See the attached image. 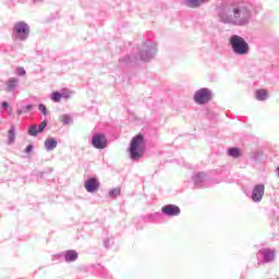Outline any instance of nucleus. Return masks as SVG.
<instances>
[{"mask_svg": "<svg viewBox=\"0 0 279 279\" xmlns=\"http://www.w3.org/2000/svg\"><path fill=\"white\" fill-rule=\"evenodd\" d=\"M260 9V5L247 3L246 0H231L217 5L216 12L221 23L242 27L248 25L254 14H258Z\"/></svg>", "mask_w": 279, "mask_h": 279, "instance_id": "f257e3e1", "label": "nucleus"}, {"mask_svg": "<svg viewBox=\"0 0 279 279\" xmlns=\"http://www.w3.org/2000/svg\"><path fill=\"white\" fill-rule=\"evenodd\" d=\"M146 148L147 144L143 133H138L137 135L132 137L129 147L131 159H133V161L141 159L143 155H145Z\"/></svg>", "mask_w": 279, "mask_h": 279, "instance_id": "f03ea898", "label": "nucleus"}, {"mask_svg": "<svg viewBox=\"0 0 279 279\" xmlns=\"http://www.w3.org/2000/svg\"><path fill=\"white\" fill-rule=\"evenodd\" d=\"M229 45L235 56H247V53H250V45L247 40L238 34L230 36Z\"/></svg>", "mask_w": 279, "mask_h": 279, "instance_id": "7ed1b4c3", "label": "nucleus"}, {"mask_svg": "<svg viewBox=\"0 0 279 279\" xmlns=\"http://www.w3.org/2000/svg\"><path fill=\"white\" fill-rule=\"evenodd\" d=\"M157 51H158L157 43H154V40H146L140 47V50H138L140 60H142L143 62H149L155 58Z\"/></svg>", "mask_w": 279, "mask_h": 279, "instance_id": "20e7f679", "label": "nucleus"}, {"mask_svg": "<svg viewBox=\"0 0 279 279\" xmlns=\"http://www.w3.org/2000/svg\"><path fill=\"white\" fill-rule=\"evenodd\" d=\"M31 27L25 21H17L13 25V37L15 40L25 41L29 38Z\"/></svg>", "mask_w": 279, "mask_h": 279, "instance_id": "39448f33", "label": "nucleus"}, {"mask_svg": "<svg viewBox=\"0 0 279 279\" xmlns=\"http://www.w3.org/2000/svg\"><path fill=\"white\" fill-rule=\"evenodd\" d=\"M213 99V92L209 89V87H199V89H196L194 94V100L198 105H205L206 102H209V100Z\"/></svg>", "mask_w": 279, "mask_h": 279, "instance_id": "423d86ee", "label": "nucleus"}, {"mask_svg": "<svg viewBox=\"0 0 279 279\" xmlns=\"http://www.w3.org/2000/svg\"><path fill=\"white\" fill-rule=\"evenodd\" d=\"M276 258V253L272 248H260L257 253L258 263H272Z\"/></svg>", "mask_w": 279, "mask_h": 279, "instance_id": "0eeeda50", "label": "nucleus"}, {"mask_svg": "<svg viewBox=\"0 0 279 279\" xmlns=\"http://www.w3.org/2000/svg\"><path fill=\"white\" fill-rule=\"evenodd\" d=\"M192 182L195 187H206L208 186V174L206 172H195L192 175Z\"/></svg>", "mask_w": 279, "mask_h": 279, "instance_id": "6e6552de", "label": "nucleus"}, {"mask_svg": "<svg viewBox=\"0 0 279 279\" xmlns=\"http://www.w3.org/2000/svg\"><path fill=\"white\" fill-rule=\"evenodd\" d=\"M265 196V185L264 183H258L257 185H254L253 192L251 194V198L253 203H260Z\"/></svg>", "mask_w": 279, "mask_h": 279, "instance_id": "1a4fd4ad", "label": "nucleus"}, {"mask_svg": "<svg viewBox=\"0 0 279 279\" xmlns=\"http://www.w3.org/2000/svg\"><path fill=\"white\" fill-rule=\"evenodd\" d=\"M161 214L168 218H174L181 215V208L178 205H163Z\"/></svg>", "mask_w": 279, "mask_h": 279, "instance_id": "9d476101", "label": "nucleus"}, {"mask_svg": "<svg viewBox=\"0 0 279 279\" xmlns=\"http://www.w3.org/2000/svg\"><path fill=\"white\" fill-rule=\"evenodd\" d=\"M108 140L104 133H97L96 135H93L92 137V145L94 148H107Z\"/></svg>", "mask_w": 279, "mask_h": 279, "instance_id": "9b49d317", "label": "nucleus"}, {"mask_svg": "<svg viewBox=\"0 0 279 279\" xmlns=\"http://www.w3.org/2000/svg\"><path fill=\"white\" fill-rule=\"evenodd\" d=\"M99 181L98 179H96L95 177H92L90 179H87L85 181V190L86 192H89V193H94V192H97V190H99Z\"/></svg>", "mask_w": 279, "mask_h": 279, "instance_id": "f8f14e48", "label": "nucleus"}, {"mask_svg": "<svg viewBox=\"0 0 279 279\" xmlns=\"http://www.w3.org/2000/svg\"><path fill=\"white\" fill-rule=\"evenodd\" d=\"M20 86V80L17 77H11L5 82V92L7 93H13V90H16Z\"/></svg>", "mask_w": 279, "mask_h": 279, "instance_id": "ddd939ff", "label": "nucleus"}, {"mask_svg": "<svg viewBox=\"0 0 279 279\" xmlns=\"http://www.w3.org/2000/svg\"><path fill=\"white\" fill-rule=\"evenodd\" d=\"M61 256L64 257V260H66V263H73L74 260H77L78 253L77 251H63V253H61Z\"/></svg>", "mask_w": 279, "mask_h": 279, "instance_id": "4468645a", "label": "nucleus"}, {"mask_svg": "<svg viewBox=\"0 0 279 279\" xmlns=\"http://www.w3.org/2000/svg\"><path fill=\"white\" fill-rule=\"evenodd\" d=\"M58 147V140L56 137H47L45 140L46 150H54Z\"/></svg>", "mask_w": 279, "mask_h": 279, "instance_id": "2eb2a0df", "label": "nucleus"}, {"mask_svg": "<svg viewBox=\"0 0 279 279\" xmlns=\"http://www.w3.org/2000/svg\"><path fill=\"white\" fill-rule=\"evenodd\" d=\"M255 97L257 100H266L268 99V92L267 89H257L255 93Z\"/></svg>", "mask_w": 279, "mask_h": 279, "instance_id": "dca6fc26", "label": "nucleus"}, {"mask_svg": "<svg viewBox=\"0 0 279 279\" xmlns=\"http://www.w3.org/2000/svg\"><path fill=\"white\" fill-rule=\"evenodd\" d=\"M16 136L15 126H11L8 131V144H14Z\"/></svg>", "mask_w": 279, "mask_h": 279, "instance_id": "f3484780", "label": "nucleus"}, {"mask_svg": "<svg viewBox=\"0 0 279 279\" xmlns=\"http://www.w3.org/2000/svg\"><path fill=\"white\" fill-rule=\"evenodd\" d=\"M228 155L230 157L238 158L241 155V150L236 146H233L231 148H228Z\"/></svg>", "mask_w": 279, "mask_h": 279, "instance_id": "a211bd4d", "label": "nucleus"}, {"mask_svg": "<svg viewBox=\"0 0 279 279\" xmlns=\"http://www.w3.org/2000/svg\"><path fill=\"white\" fill-rule=\"evenodd\" d=\"M206 0H186L189 8H199Z\"/></svg>", "mask_w": 279, "mask_h": 279, "instance_id": "6ab92c4d", "label": "nucleus"}, {"mask_svg": "<svg viewBox=\"0 0 279 279\" xmlns=\"http://www.w3.org/2000/svg\"><path fill=\"white\" fill-rule=\"evenodd\" d=\"M120 194H121L120 187H114L113 190H110L109 197L117 198L118 196H120Z\"/></svg>", "mask_w": 279, "mask_h": 279, "instance_id": "aec40b11", "label": "nucleus"}, {"mask_svg": "<svg viewBox=\"0 0 279 279\" xmlns=\"http://www.w3.org/2000/svg\"><path fill=\"white\" fill-rule=\"evenodd\" d=\"M51 99H52L54 102H60V100L62 99V94H61V92H52V94H51Z\"/></svg>", "mask_w": 279, "mask_h": 279, "instance_id": "412c9836", "label": "nucleus"}, {"mask_svg": "<svg viewBox=\"0 0 279 279\" xmlns=\"http://www.w3.org/2000/svg\"><path fill=\"white\" fill-rule=\"evenodd\" d=\"M29 135L36 136L38 135V126L37 124H32L28 129Z\"/></svg>", "mask_w": 279, "mask_h": 279, "instance_id": "4be33fe9", "label": "nucleus"}, {"mask_svg": "<svg viewBox=\"0 0 279 279\" xmlns=\"http://www.w3.org/2000/svg\"><path fill=\"white\" fill-rule=\"evenodd\" d=\"M61 120L63 124H70L72 122V118L69 113H63V116H61Z\"/></svg>", "mask_w": 279, "mask_h": 279, "instance_id": "5701e85b", "label": "nucleus"}, {"mask_svg": "<svg viewBox=\"0 0 279 279\" xmlns=\"http://www.w3.org/2000/svg\"><path fill=\"white\" fill-rule=\"evenodd\" d=\"M47 124H48L47 121L43 120V122H40L39 125L37 126V133H41L43 131H45Z\"/></svg>", "mask_w": 279, "mask_h": 279, "instance_id": "b1692460", "label": "nucleus"}, {"mask_svg": "<svg viewBox=\"0 0 279 279\" xmlns=\"http://www.w3.org/2000/svg\"><path fill=\"white\" fill-rule=\"evenodd\" d=\"M38 109H39V111H41V113H44V116H47L48 109H47L46 105H44V102H39Z\"/></svg>", "mask_w": 279, "mask_h": 279, "instance_id": "393cba45", "label": "nucleus"}, {"mask_svg": "<svg viewBox=\"0 0 279 279\" xmlns=\"http://www.w3.org/2000/svg\"><path fill=\"white\" fill-rule=\"evenodd\" d=\"M71 92H61V99H70Z\"/></svg>", "mask_w": 279, "mask_h": 279, "instance_id": "a878e982", "label": "nucleus"}, {"mask_svg": "<svg viewBox=\"0 0 279 279\" xmlns=\"http://www.w3.org/2000/svg\"><path fill=\"white\" fill-rule=\"evenodd\" d=\"M112 243H114L112 238H108L107 240L104 241L106 247H110Z\"/></svg>", "mask_w": 279, "mask_h": 279, "instance_id": "bb28decb", "label": "nucleus"}, {"mask_svg": "<svg viewBox=\"0 0 279 279\" xmlns=\"http://www.w3.org/2000/svg\"><path fill=\"white\" fill-rule=\"evenodd\" d=\"M16 73H17V75H20V76L26 75V71H25V69H23L22 66H20V68L17 69Z\"/></svg>", "mask_w": 279, "mask_h": 279, "instance_id": "cd10ccee", "label": "nucleus"}, {"mask_svg": "<svg viewBox=\"0 0 279 279\" xmlns=\"http://www.w3.org/2000/svg\"><path fill=\"white\" fill-rule=\"evenodd\" d=\"M34 108V105H25L24 106V113H28Z\"/></svg>", "mask_w": 279, "mask_h": 279, "instance_id": "c85d7f7f", "label": "nucleus"}, {"mask_svg": "<svg viewBox=\"0 0 279 279\" xmlns=\"http://www.w3.org/2000/svg\"><path fill=\"white\" fill-rule=\"evenodd\" d=\"M1 107H2V109H9L10 105H9L8 100H3L1 102Z\"/></svg>", "mask_w": 279, "mask_h": 279, "instance_id": "c756f323", "label": "nucleus"}, {"mask_svg": "<svg viewBox=\"0 0 279 279\" xmlns=\"http://www.w3.org/2000/svg\"><path fill=\"white\" fill-rule=\"evenodd\" d=\"M33 148H34L33 144H28L25 148V153H32Z\"/></svg>", "mask_w": 279, "mask_h": 279, "instance_id": "7c9ffc66", "label": "nucleus"}, {"mask_svg": "<svg viewBox=\"0 0 279 279\" xmlns=\"http://www.w3.org/2000/svg\"><path fill=\"white\" fill-rule=\"evenodd\" d=\"M22 113H24V108H19V109H17V114H19V116H22Z\"/></svg>", "mask_w": 279, "mask_h": 279, "instance_id": "2f4dec72", "label": "nucleus"}, {"mask_svg": "<svg viewBox=\"0 0 279 279\" xmlns=\"http://www.w3.org/2000/svg\"><path fill=\"white\" fill-rule=\"evenodd\" d=\"M45 0H33V3H43Z\"/></svg>", "mask_w": 279, "mask_h": 279, "instance_id": "473e14b6", "label": "nucleus"}, {"mask_svg": "<svg viewBox=\"0 0 279 279\" xmlns=\"http://www.w3.org/2000/svg\"><path fill=\"white\" fill-rule=\"evenodd\" d=\"M9 114H12V107L9 108Z\"/></svg>", "mask_w": 279, "mask_h": 279, "instance_id": "72a5a7b5", "label": "nucleus"}, {"mask_svg": "<svg viewBox=\"0 0 279 279\" xmlns=\"http://www.w3.org/2000/svg\"><path fill=\"white\" fill-rule=\"evenodd\" d=\"M269 279H279V278H269Z\"/></svg>", "mask_w": 279, "mask_h": 279, "instance_id": "f704fd0d", "label": "nucleus"}, {"mask_svg": "<svg viewBox=\"0 0 279 279\" xmlns=\"http://www.w3.org/2000/svg\"><path fill=\"white\" fill-rule=\"evenodd\" d=\"M278 172H279V168H278Z\"/></svg>", "mask_w": 279, "mask_h": 279, "instance_id": "c9c22d12", "label": "nucleus"}]
</instances>
